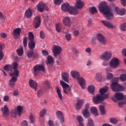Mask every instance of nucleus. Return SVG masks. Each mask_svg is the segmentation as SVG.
<instances>
[{
    "instance_id": "nucleus-1",
    "label": "nucleus",
    "mask_w": 126,
    "mask_h": 126,
    "mask_svg": "<svg viewBox=\"0 0 126 126\" xmlns=\"http://www.w3.org/2000/svg\"><path fill=\"white\" fill-rule=\"evenodd\" d=\"M3 69L6 71H12V69H13L14 72L9 73V75H10L11 77V80L9 81V85L11 87H14L15 82H16L18 75H19L18 64L17 62L13 63L12 65L10 64H6L3 67Z\"/></svg>"
},
{
    "instance_id": "nucleus-2",
    "label": "nucleus",
    "mask_w": 126,
    "mask_h": 126,
    "mask_svg": "<svg viewBox=\"0 0 126 126\" xmlns=\"http://www.w3.org/2000/svg\"><path fill=\"white\" fill-rule=\"evenodd\" d=\"M98 8L100 12L103 13L105 17L108 20L112 19L114 17V14L113 13V10L111 7L107 5V2L103 1L98 5Z\"/></svg>"
},
{
    "instance_id": "nucleus-3",
    "label": "nucleus",
    "mask_w": 126,
    "mask_h": 126,
    "mask_svg": "<svg viewBox=\"0 0 126 126\" xmlns=\"http://www.w3.org/2000/svg\"><path fill=\"white\" fill-rule=\"evenodd\" d=\"M70 75L73 78L76 79L78 81L79 84L82 89H85V80L83 78L80 77L79 72L76 70H71Z\"/></svg>"
},
{
    "instance_id": "nucleus-4",
    "label": "nucleus",
    "mask_w": 126,
    "mask_h": 126,
    "mask_svg": "<svg viewBox=\"0 0 126 126\" xmlns=\"http://www.w3.org/2000/svg\"><path fill=\"white\" fill-rule=\"evenodd\" d=\"M62 9L63 11L69 12L70 14H73V15L78 14V10L76 8L70 6L68 3H64L62 5Z\"/></svg>"
},
{
    "instance_id": "nucleus-5",
    "label": "nucleus",
    "mask_w": 126,
    "mask_h": 126,
    "mask_svg": "<svg viewBox=\"0 0 126 126\" xmlns=\"http://www.w3.org/2000/svg\"><path fill=\"white\" fill-rule=\"evenodd\" d=\"M111 88L114 92H119L120 91H124L125 87L120 85L118 82L112 81L111 85Z\"/></svg>"
},
{
    "instance_id": "nucleus-6",
    "label": "nucleus",
    "mask_w": 126,
    "mask_h": 126,
    "mask_svg": "<svg viewBox=\"0 0 126 126\" xmlns=\"http://www.w3.org/2000/svg\"><path fill=\"white\" fill-rule=\"evenodd\" d=\"M108 98H109V94H106L104 95L97 94L95 97H93V100L94 104H99L100 102H103L105 99H108Z\"/></svg>"
},
{
    "instance_id": "nucleus-7",
    "label": "nucleus",
    "mask_w": 126,
    "mask_h": 126,
    "mask_svg": "<svg viewBox=\"0 0 126 126\" xmlns=\"http://www.w3.org/2000/svg\"><path fill=\"white\" fill-rule=\"evenodd\" d=\"M60 84L62 86L63 91L65 94H70L71 93V88H70L68 84L63 82V81H61Z\"/></svg>"
},
{
    "instance_id": "nucleus-8",
    "label": "nucleus",
    "mask_w": 126,
    "mask_h": 126,
    "mask_svg": "<svg viewBox=\"0 0 126 126\" xmlns=\"http://www.w3.org/2000/svg\"><path fill=\"white\" fill-rule=\"evenodd\" d=\"M111 58L112 52L111 51H105L100 56V59L103 61H109Z\"/></svg>"
},
{
    "instance_id": "nucleus-9",
    "label": "nucleus",
    "mask_w": 126,
    "mask_h": 126,
    "mask_svg": "<svg viewBox=\"0 0 126 126\" xmlns=\"http://www.w3.org/2000/svg\"><path fill=\"white\" fill-rule=\"evenodd\" d=\"M110 66L112 68H116L120 65V60L117 58L114 57L111 59L110 62Z\"/></svg>"
},
{
    "instance_id": "nucleus-10",
    "label": "nucleus",
    "mask_w": 126,
    "mask_h": 126,
    "mask_svg": "<svg viewBox=\"0 0 126 126\" xmlns=\"http://www.w3.org/2000/svg\"><path fill=\"white\" fill-rule=\"evenodd\" d=\"M39 71H45V67L43 65L37 64L33 66V73L34 75H37Z\"/></svg>"
},
{
    "instance_id": "nucleus-11",
    "label": "nucleus",
    "mask_w": 126,
    "mask_h": 126,
    "mask_svg": "<svg viewBox=\"0 0 126 126\" xmlns=\"http://www.w3.org/2000/svg\"><path fill=\"white\" fill-rule=\"evenodd\" d=\"M62 51H63V49L61 46H59L58 45H54L53 47V53L54 56L57 57L60 55L61 53H62Z\"/></svg>"
},
{
    "instance_id": "nucleus-12",
    "label": "nucleus",
    "mask_w": 126,
    "mask_h": 126,
    "mask_svg": "<svg viewBox=\"0 0 126 126\" xmlns=\"http://www.w3.org/2000/svg\"><path fill=\"white\" fill-rule=\"evenodd\" d=\"M97 39L102 45H106L107 44V39L106 37H104L101 33L97 34L96 36Z\"/></svg>"
},
{
    "instance_id": "nucleus-13",
    "label": "nucleus",
    "mask_w": 126,
    "mask_h": 126,
    "mask_svg": "<svg viewBox=\"0 0 126 126\" xmlns=\"http://www.w3.org/2000/svg\"><path fill=\"white\" fill-rule=\"evenodd\" d=\"M37 10L39 12H43L44 10H48V7L44 3L40 2L36 6Z\"/></svg>"
},
{
    "instance_id": "nucleus-14",
    "label": "nucleus",
    "mask_w": 126,
    "mask_h": 126,
    "mask_svg": "<svg viewBox=\"0 0 126 126\" xmlns=\"http://www.w3.org/2000/svg\"><path fill=\"white\" fill-rule=\"evenodd\" d=\"M33 26L35 29H37L40 27L41 25V19L39 16H36L35 17L33 21Z\"/></svg>"
},
{
    "instance_id": "nucleus-15",
    "label": "nucleus",
    "mask_w": 126,
    "mask_h": 126,
    "mask_svg": "<svg viewBox=\"0 0 126 126\" xmlns=\"http://www.w3.org/2000/svg\"><path fill=\"white\" fill-rule=\"evenodd\" d=\"M21 32H22V30L20 28H17L15 29L12 32V35L13 36L15 39H16L17 37H19L20 36V34H21Z\"/></svg>"
},
{
    "instance_id": "nucleus-16",
    "label": "nucleus",
    "mask_w": 126,
    "mask_h": 126,
    "mask_svg": "<svg viewBox=\"0 0 126 126\" xmlns=\"http://www.w3.org/2000/svg\"><path fill=\"white\" fill-rule=\"evenodd\" d=\"M101 22L103 25L105 26L106 27H107L109 29H113L114 28H116V26L113 25L112 23L107 21H104L101 20Z\"/></svg>"
},
{
    "instance_id": "nucleus-17",
    "label": "nucleus",
    "mask_w": 126,
    "mask_h": 126,
    "mask_svg": "<svg viewBox=\"0 0 126 126\" xmlns=\"http://www.w3.org/2000/svg\"><path fill=\"white\" fill-rule=\"evenodd\" d=\"M29 84L30 87L33 89L34 91H36V90H37V88L38 87V83H37L36 82L34 81L32 79H30L29 81Z\"/></svg>"
},
{
    "instance_id": "nucleus-18",
    "label": "nucleus",
    "mask_w": 126,
    "mask_h": 126,
    "mask_svg": "<svg viewBox=\"0 0 126 126\" xmlns=\"http://www.w3.org/2000/svg\"><path fill=\"white\" fill-rule=\"evenodd\" d=\"M22 111H23V107L19 105L17 107V111H12V114H14V115H16V114H17L19 117H21V115H22Z\"/></svg>"
},
{
    "instance_id": "nucleus-19",
    "label": "nucleus",
    "mask_w": 126,
    "mask_h": 126,
    "mask_svg": "<svg viewBox=\"0 0 126 126\" xmlns=\"http://www.w3.org/2000/svg\"><path fill=\"white\" fill-rule=\"evenodd\" d=\"M1 110L4 118H6V116L9 114V109L7 105H4V107L1 108Z\"/></svg>"
},
{
    "instance_id": "nucleus-20",
    "label": "nucleus",
    "mask_w": 126,
    "mask_h": 126,
    "mask_svg": "<svg viewBox=\"0 0 126 126\" xmlns=\"http://www.w3.org/2000/svg\"><path fill=\"white\" fill-rule=\"evenodd\" d=\"M56 117L60 120L61 123H63L64 122V118H63V112L58 110L56 112Z\"/></svg>"
},
{
    "instance_id": "nucleus-21",
    "label": "nucleus",
    "mask_w": 126,
    "mask_h": 126,
    "mask_svg": "<svg viewBox=\"0 0 126 126\" xmlns=\"http://www.w3.org/2000/svg\"><path fill=\"white\" fill-rule=\"evenodd\" d=\"M62 79L66 82L67 83H69V74L67 72H64L62 73Z\"/></svg>"
},
{
    "instance_id": "nucleus-22",
    "label": "nucleus",
    "mask_w": 126,
    "mask_h": 126,
    "mask_svg": "<svg viewBox=\"0 0 126 126\" xmlns=\"http://www.w3.org/2000/svg\"><path fill=\"white\" fill-rule=\"evenodd\" d=\"M115 11H116V13L118 14L119 15H125V14L126 13V9L122 8L120 9V8L118 7H115L114 9Z\"/></svg>"
},
{
    "instance_id": "nucleus-23",
    "label": "nucleus",
    "mask_w": 126,
    "mask_h": 126,
    "mask_svg": "<svg viewBox=\"0 0 126 126\" xmlns=\"http://www.w3.org/2000/svg\"><path fill=\"white\" fill-rule=\"evenodd\" d=\"M63 24L65 26H67V27H70L71 26V21L70 20V18L68 17H65L63 21Z\"/></svg>"
},
{
    "instance_id": "nucleus-24",
    "label": "nucleus",
    "mask_w": 126,
    "mask_h": 126,
    "mask_svg": "<svg viewBox=\"0 0 126 126\" xmlns=\"http://www.w3.org/2000/svg\"><path fill=\"white\" fill-rule=\"evenodd\" d=\"M75 6L76 8L81 9V8H82L84 6V2L82 1V0H76Z\"/></svg>"
},
{
    "instance_id": "nucleus-25",
    "label": "nucleus",
    "mask_w": 126,
    "mask_h": 126,
    "mask_svg": "<svg viewBox=\"0 0 126 126\" xmlns=\"http://www.w3.org/2000/svg\"><path fill=\"white\" fill-rule=\"evenodd\" d=\"M33 15V13H32V10L31 8H29L28 9L26 10L25 12V16L27 18H31L32 16Z\"/></svg>"
},
{
    "instance_id": "nucleus-26",
    "label": "nucleus",
    "mask_w": 126,
    "mask_h": 126,
    "mask_svg": "<svg viewBox=\"0 0 126 126\" xmlns=\"http://www.w3.org/2000/svg\"><path fill=\"white\" fill-rule=\"evenodd\" d=\"M115 96L118 101H121V100H125V96L126 95H124L123 93H117L115 94Z\"/></svg>"
},
{
    "instance_id": "nucleus-27",
    "label": "nucleus",
    "mask_w": 126,
    "mask_h": 126,
    "mask_svg": "<svg viewBox=\"0 0 126 126\" xmlns=\"http://www.w3.org/2000/svg\"><path fill=\"white\" fill-rule=\"evenodd\" d=\"M55 90L58 94L59 98L60 99V100H62L63 99V94H62L61 89H60L59 87L57 86L55 88Z\"/></svg>"
},
{
    "instance_id": "nucleus-28",
    "label": "nucleus",
    "mask_w": 126,
    "mask_h": 126,
    "mask_svg": "<svg viewBox=\"0 0 126 126\" xmlns=\"http://www.w3.org/2000/svg\"><path fill=\"white\" fill-rule=\"evenodd\" d=\"M50 83L49 82V81H45L43 83V90H49L50 89Z\"/></svg>"
},
{
    "instance_id": "nucleus-29",
    "label": "nucleus",
    "mask_w": 126,
    "mask_h": 126,
    "mask_svg": "<svg viewBox=\"0 0 126 126\" xmlns=\"http://www.w3.org/2000/svg\"><path fill=\"white\" fill-rule=\"evenodd\" d=\"M84 102V100H83V99L79 100L77 102L76 106V108L77 110H80V109H81V107H82Z\"/></svg>"
},
{
    "instance_id": "nucleus-30",
    "label": "nucleus",
    "mask_w": 126,
    "mask_h": 126,
    "mask_svg": "<svg viewBox=\"0 0 126 126\" xmlns=\"http://www.w3.org/2000/svg\"><path fill=\"white\" fill-rule=\"evenodd\" d=\"M29 48L30 50H34L35 49V47L36 46V43H35V41H32L29 43Z\"/></svg>"
},
{
    "instance_id": "nucleus-31",
    "label": "nucleus",
    "mask_w": 126,
    "mask_h": 126,
    "mask_svg": "<svg viewBox=\"0 0 126 126\" xmlns=\"http://www.w3.org/2000/svg\"><path fill=\"white\" fill-rule=\"evenodd\" d=\"M64 33L65 34V37L67 41H70L71 40V34L69 33L68 30H67L64 32Z\"/></svg>"
},
{
    "instance_id": "nucleus-32",
    "label": "nucleus",
    "mask_w": 126,
    "mask_h": 126,
    "mask_svg": "<svg viewBox=\"0 0 126 126\" xmlns=\"http://www.w3.org/2000/svg\"><path fill=\"white\" fill-rule=\"evenodd\" d=\"M108 89H109V88L106 87L105 88H102L99 90V93L101 96H104V94L107 91H108Z\"/></svg>"
},
{
    "instance_id": "nucleus-33",
    "label": "nucleus",
    "mask_w": 126,
    "mask_h": 126,
    "mask_svg": "<svg viewBox=\"0 0 126 126\" xmlns=\"http://www.w3.org/2000/svg\"><path fill=\"white\" fill-rule=\"evenodd\" d=\"M83 116L86 119H87L90 117V113H89V111L87 110H83Z\"/></svg>"
},
{
    "instance_id": "nucleus-34",
    "label": "nucleus",
    "mask_w": 126,
    "mask_h": 126,
    "mask_svg": "<svg viewBox=\"0 0 126 126\" xmlns=\"http://www.w3.org/2000/svg\"><path fill=\"white\" fill-rule=\"evenodd\" d=\"M54 63V59H53V57L51 55H49L47 57V61L46 62V64L49 65L50 63Z\"/></svg>"
},
{
    "instance_id": "nucleus-35",
    "label": "nucleus",
    "mask_w": 126,
    "mask_h": 126,
    "mask_svg": "<svg viewBox=\"0 0 126 126\" xmlns=\"http://www.w3.org/2000/svg\"><path fill=\"white\" fill-rule=\"evenodd\" d=\"M88 91L91 94H94V91H95V87L94 85H90L88 87Z\"/></svg>"
},
{
    "instance_id": "nucleus-36",
    "label": "nucleus",
    "mask_w": 126,
    "mask_h": 126,
    "mask_svg": "<svg viewBox=\"0 0 126 126\" xmlns=\"http://www.w3.org/2000/svg\"><path fill=\"white\" fill-rule=\"evenodd\" d=\"M90 111H91L92 114H93L96 117H97V116H98V110H97V109H96V108L92 107L90 109Z\"/></svg>"
},
{
    "instance_id": "nucleus-37",
    "label": "nucleus",
    "mask_w": 126,
    "mask_h": 126,
    "mask_svg": "<svg viewBox=\"0 0 126 126\" xmlns=\"http://www.w3.org/2000/svg\"><path fill=\"white\" fill-rule=\"evenodd\" d=\"M120 29L122 32H126V23H123L121 24Z\"/></svg>"
},
{
    "instance_id": "nucleus-38",
    "label": "nucleus",
    "mask_w": 126,
    "mask_h": 126,
    "mask_svg": "<svg viewBox=\"0 0 126 126\" xmlns=\"http://www.w3.org/2000/svg\"><path fill=\"white\" fill-rule=\"evenodd\" d=\"M99 111L103 116L106 114V111H105V106L103 105H100L99 106Z\"/></svg>"
},
{
    "instance_id": "nucleus-39",
    "label": "nucleus",
    "mask_w": 126,
    "mask_h": 126,
    "mask_svg": "<svg viewBox=\"0 0 126 126\" xmlns=\"http://www.w3.org/2000/svg\"><path fill=\"white\" fill-rule=\"evenodd\" d=\"M95 78L98 82L102 81V74L100 73H96L95 75Z\"/></svg>"
},
{
    "instance_id": "nucleus-40",
    "label": "nucleus",
    "mask_w": 126,
    "mask_h": 126,
    "mask_svg": "<svg viewBox=\"0 0 126 126\" xmlns=\"http://www.w3.org/2000/svg\"><path fill=\"white\" fill-rule=\"evenodd\" d=\"M126 95L124 97V99H123L122 101L119 102L118 103V105L120 108H122L123 107V105H126Z\"/></svg>"
},
{
    "instance_id": "nucleus-41",
    "label": "nucleus",
    "mask_w": 126,
    "mask_h": 126,
    "mask_svg": "<svg viewBox=\"0 0 126 126\" xmlns=\"http://www.w3.org/2000/svg\"><path fill=\"white\" fill-rule=\"evenodd\" d=\"M110 123L113 124V125H117L118 124V122H119L118 120L114 118H111L109 119Z\"/></svg>"
},
{
    "instance_id": "nucleus-42",
    "label": "nucleus",
    "mask_w": 126,
    "mask_h": 126,
    "mask_svg": "<svg viewBox=\"0 0 126 126\" xmlns=\"http://www.w3.org/2000/svg\"><path fill=\"white\" fill-rule=\"evenodd\" d=\"M120 80L122 82L126 81V74H122L119 76Z\"/></svg>"
},
{
    "instance_id": "nucleus-43",
    "label": "nucleus",
    "mask_w": 126,
    "mask_h": 126,
    "mask_svg": "<svg viewBox=\"0 0 126 126\" xmlns=\"http://www.w3.org/2000/svg\"><path fill=\"white\" fill-rule=\"evenodd\" d=\"M89 11H90L92 14L97 13V9L95 7H91L89 8Z\"/></svg>"
},
{
    "instance_id": "nucleus-44",
    "label": "nucleus",
    "mask_w": 126,
    "mask_h": 126,
    "mask_svg": "<svg viewBox=\"0 0 126 126\" xmlns=\"http://www.w3.org/2000/svg\"><path fill=\"white\" fill-rule=\"evenodd\" d=\"M56 31L60 33L62 31V25L60 24H57L55 26Z\"/></svg>"
},
{
    "instance_id": "nucleus-45",
    "label": "nucleus",
    "mask_w": 126,
    "mask_h": 126,
    "mask_svg": "<svg viewBox=\"0 0 126 126\" xmlns=\"http://www.w3.org/2000/svg\"><path fill=\"white\" fill-rule=\"evenodd\" d=\"M87 126H94V122L91 118H89L88 120V123Z\"/></svg>"
},
{
    "instance_id": "nucleus-46",
    "label": "nucleus",
    "mask_w": 126,
    "mask_h": 126,
    "mask_svg": "<svg viewBox=\"0 0 126 126\" xmlns=\"http://www.w3.org/2000/svg\"><path fill=\"white\" fill-rule=\"evenodd\" d=\"M33 53H34V52H33L32 50H29L27 53V57L29 58V59H31V58L33 57Z\"/></svg>"
},
{
    "instance_id": "nucleus-47",
    "label": "nucleus",
    "mask_w": 126,
    "mask_h": 126,
    "mask_svg": "<svg viewBox=\"0 0 126 126\" xmlns=\"http://www.w3.org/2000/svg\"><path fill=\"white\" fill-rule=\"evenodd\" d=\"M18 55L20 57H21L22 55H23V48H19L17 50Z\"/></svg>"
},
{
    "instance_id": "nucleus-48",
    "label": "nucleus",
    "mask_w": 126,
    "mask_h": 126,
    "mask_svg": "<svg viewBox=\"0 0 126 126\" xmlns=\"http://www.w3.org/2000/svg\"><path fill=\"white\" fill-rule=\"evenodd\" d=\"M29 38L31 41H34V34L32 32H30L29 33Z\"/></svg>"
},
{
    "instance_id": "nucleus-49",
    "label": "nucleus",
    "mask_w": 126,
    "mask_h": 126,
    "mask_svg": "<svg viewBox=\"0 0 126 126\" xmlns=\"http://www.w3.org/2000/svg\"><path fill=\"white\" fill-rule=\"evenodd\" d=\"M30 121L31 124H34L35 122V118H34V116H33L32 114H31L30 115Z\"/></svg>"
},
{
    "instance_id": "nucleus-50",
    "label": "nucleus",
    "mask_w": 126,
    "mask_h": 126,
    "mask_svg": "<svg viewBox=\"0 0 126 126\" xmlns=\"http://www.w3.org/2000/svg\"><path fill=\"white\" fill-rule=\"evenodd\" d=\"M28 40V37H24V40H23V45H24V47L25 48H26V47H27Z\"/></svg>"
},
{
    "instance_id": "nucleus-51",
    "label": "nucleus",
    "mask_w": 126,
    "mask_h": 126,
    "mask_svg": "<svg viewBox=\"0 0 126 126\" xmlns=\"http://www.w3.org/2000/svg\"><path fill=\"white\" fill-rule=\"evenodd\" d=\"M114 75L111 73H107V79L108 80H110L113 78Z\"/></svg>"
},
{
    "instance_id": "nucleus-52",
    "label": "nucleus",
    "mask_w": 126,
    "mask_h": 126,
    "mask_svg": "<svg viewBox=\"0 0 126 126\" xmlns=\"http://www.w3.org/2000/svg\"><path fill=\"white\" fill-rule=\"evenodd\" d=\"M77 120L79 123L83 122V117L82 116H78L77 117Z\"/></svg>"
},
{
    "instance_id": "nucleus-53",
    "label": "nucleus",
    "mask_w": 126,
    "mask_h": 126,
    "mask_svg": "<svg viewBox=\"0 0 126 126\" xmlns=\"http://www.w3.org/2000/svg\"><path fill=\"white\" fill-rule=\"evenodd\" d=\"M46 112H47V110H46V109H42L40 112V117H44V116H45V115L46 114Z\"/></svg>"
},
{
    "instance_id": "nucleus-54",
    "label": "nucleus",
    "mask_w": 126,
    "mask_h": 126,
    "mask_svg": "<svg viewBox=\"0 0 126 126\" xmlns=\"http://www.w3.org/2000/svg\"><path fill=\"white\" fill-rule=\"evenodd\" d=\"M62 2L63 0H54V3L55 4H57V5H60Z\"/></svg>"
},
{
    "instance_id": "nucleus-55",
    "label": "nucleus",
    "mask_w": 126,
    "mask_h": 126,
    "mask_svg": "<svg viewBox=\"0 0 126 126\" xmlns=\"http://www.w3.org/2000/svg\"><path fill=\"white\" fill-rule=\"evenodd\" d=\"M42 55H43L44 57H46L47 56H49V52L46 50H42L41 51Z\"/></svg>"
},
{
    "instance_id": "nucleus-56",
    "label": "nucleus",
    "mask_w": 126,
    "mask_h": 126,
    "mask_svg": "<svg viewBox=\"0 0 126 126\" xmlns=\"http://www.w3.org/2000/svg\"><path fill=\"white\" fill-rule=\"evenodd\" d=\"M3 100L4 102H8L9 101V96L8 95H5L3 97Z\"/></svg>"
},
{
    "instance_id": "nucleus-57",
    "label": "nucleus",
    "mask_w": 126,
    "mask_h": 126,
    "mask_svg": "<svg viewBox=\"0 0 126 126\" xmlns=\"http://www.w3.org/2000/svg\"><path fill=\"white\" fill-rule=\"evenodd\" d=\"M28 122L27 121L24 120L22 122L21 126H28Z\"/></svg>"
},
{
    "instance_id": "nucleus-58",
    "label": "nucleus",
    "mask_w": 126,
    "mask_h": 126,
    "mask_svg": "<svg viewBox=\"0 0 126 126\" xmlns=\"http://www.w3.org/2000/svg\"><path fill=\"white\" fill-rule=\"evenodd\" d=\"M40 37L41 39H44L45 38V32L43 31L40 32Z\"/></svg>"
},
{
    "instance_id": "nucleus-59",
    "label": "nucleus",
    "mask_w": 126,
    "mask_h": 126,
    "mask_svg": "<svg viewBox=\"0 0 126 126\" xmlns=\"http://www.w3.org/2000/svg\"><path fill=\"white\" fill-rule=\"evenodd\" d=\"M102 65L104 66H107V65H109V61H104L102 63Z\"/></svg>"
},
{
    "instance_id": "nucleus-60",
    "label": "nucleus",
    "mask_w": 126,
    "mask_h": 126,
    "mask_svg": "<svg viewBox=\"0 0 126 126\" xmlns=\"http://www.w3.org/2000/svg\"><path fill=\"white\" fill-rule=\"evenodd\" d=\"M73 34L75 36H78V35H79V31H78V30L74 31Z\"/></svg>"
},
{
    "instance_id": "nucleus-61",
    "label": "nucleus",
    "mask_w": 126,
    "mask_h": 126,
    "mask_svg": "<svg viewBox=\"0 0 126 126\" xmlns=\"http://www.w3.org/2000/svg\"><path fill=\"white\" fill-rule=\"evenodd\" d=\"M0 36L1 38H6L7 37V34L4 32H1L0 33Z\"/></svg>"
},
{
    "instance_id": "nucleus-62",
    "label": "nucleus",
    "mask_w": 126,
    "mask_h": 126,
    "mask_svg": "<svg viewBox=\"0 0 126 126\" xmlns=\"http://www.w3.org/2000/svg\"><path fill=\"white\" fill-rule=\"evenodd\" d=\"M3 53L2 52V50H0V61H1L2 60V58H3Z\"/></svg>"
},
{
    "instance_id": "nucleus-63",
    "label": "nucleus",
    "mask_w": 126,
    "mask_h": 126,
    "mask_svg": "<svg viewBox=\"0 0 126 126\" xmlns=\"http://www.w3.org/2000/svg\"><path fill=\"white\" fill-rule=\"evenodd\" d=\"M43 94V90H39L37 93V96H41Z\"/></svg>"
},
{
    "instance_id": "nucleus-64",
    "label": "nucleus",
    "mask_w": 126,
    "mask_h": 126,
    "mask_svg": "<svg viewBox=\"0 0 126 126\" xmlns=\"http://www.w3.org/2000/svg\"><path fill=\"white\" fill-rule=\"evenodd\" d=\"M32 57L33 58H34V59H38V58H39V54H38L37 53H33L32 54Z\"/></svg>"
}]
</instances>
